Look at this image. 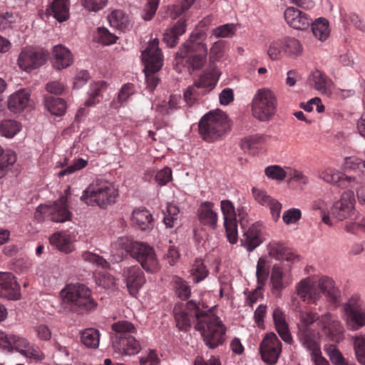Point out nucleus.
<instances>
[{"instance_id":"obj_21","label":"nucleus","mask_w":365,"mask_h":365,"mask_svg":"<svg viewBox=\"0 0 365 365\" xmlns=\"http://www.w3.org/2000/svg\"><path fill=\"white\" fill-rule=\"evenodd\" d=\"M286 23L296 30H307L311 24L310 16L294 6H288L284 12Z\"/></svg>"},{"instance_id":"obj_24","label":"nucleus","mask_w":365,"mask_h":365,"mask_svg":"<svg viewBox=\"0 0 365 365\" xmlns=\"http://www.w3.org/2000/svg\"><path fill=\"white\" fill-rule=\"evenodd\" d=\"M252 191L255 200L261 205L268 207L273 220L277 221L280 217L282 204L263 190L253 187Z\"/></svg>"},{"instance_id":"obj_2","label":"nucleus","mask_w":365,"mask_h":365,"mask_svg":"<svg viewBox=\"0 0 365 365\" xmlns=\"http://www.w3.org/2000/svg\"><path fill=\"white\" fill-rule=\"evenodd\" d=\"M118 255L115 261L122 260L124 255H130L135 259L148 272H155L159 269V263L152 247L146 243L130 240L126 237H119L112 245V252Z\"/></svg>"},{"instance_id":"obj_40","label":"nucleus","mask_w":365,"mask_h":365,"mask_svg":"<svg viewBox=\"0 0 365 365\" xmlns=\"http://www.w3.org/2000/svg\"><path fill=\"white\" fill-rule=\"evenodd\" d=\"M314 88L322 94H329L331 81L323 73L316 70L312 73Z\"/></svg>"},{"instance_id":"obj_44","label":"nucleus","mask_w":365,"mask_h":365,"mask_svg":"<svg viewBox=\"0 0 365 365\" xmlns=\"http://www.w3.org/2000/svg\"><path fill=\"white\" fill-rule=\"evenodd\" d=\"M49 241L52 245L56 246L60 251L66 253L72 251L71 241L65 234L56 232L51 236Z\"/></svg>"},{"instance_id":"obj_5","label":"nucleus","mask_w":365,"mask_h":365,"mask_svg":"<svg viewBox=\"0 0 365 365\" xmlns=\"http://www.w3.org/2000/svg\"><path fill=\"white\" fill-rule=\"evenodd\" d=\"M115 335L112 337L113 348L118 354L124 355H135L142 349L141 344L133 336L137 329L130 322L120 320L111 326Z\"/></svg>"},{"instance_id":"obj_20","label":"nucleus","mask_w":365,"mask_h":365,"mask_svg":"<svg viewBox=\"0 0 365 365\" xmlns=\"http://www.w3.org/2000/svg\"><path fill=\"white\" fill-rule=\"evenodd\" d=\"M355 203V196L353 190L344 191L339 201L336 202L331 209L333 218L341 221L349 217L353 212Z\"/></svg>"},{"instance_id":"obj_28","label":"nucleus","mask_w":365,"mask_h":365,"mask_svg":"<svg viewBox=\"0 0 365 365\" xmlns=\"http://www.w3.org/2000/svg\"><path fill=\"white\" fill-rule=\"evenodd\" d=\"M298 338L302 345L310 352L311 357L321 354L318 334L315 330L304 328L303 329H299Z\"/></svg>"},{"instance_id":"obj_39","label":"nucleus","mask_w":365,"mask_h":365,"mask_svg":"<svg viewBox=\"0 0 365 365\" xmlns=\"http://www.w3.org/2000/svg\"><path fill=\"white\" fill-rule=\"evenodd\" d=\"M44 104L52 115L60 116L66 112V103L63 98L47 95L44 98Z\"/></svg>"},{"instance_id":"obj_38","label":"nucleus","mask_w":365,"mask_h":365,"mask_svg":"<svg viewBox=\"0 0 365 365\" xmlns=\"http://www.w3.org/2000/svg\"><path fill=\"white\" fill-rule=\"evenodd\" d=\"M108 21L111 26L125 31L131 26L129 16L121 10H115L108 16Z\"/></svg>"},{"instance_id":"obj_1","label":"nucleus","mask_w":365,"mask_h":365,"mask_svg":"<svg viewBox=\"0 0 365 365\" xmlns=\"http://www.w3.org/2000/svg\"><path fill=\"white\" fill-rule=\"evenodd\" d=\"M297 296L308 304H318L324 296L327 301L336 304L339 302L341 292L333 279L323 276L318 279L307 277L296 285Z\"/></svg>"},{"instance_id":"obj_33","label":"nucleus","mask_w":365,"mask_h":365,"mask_svg":"<svg viewBox=\"0 0 365 365\" xmlns=\"http://www.w3.org/2000/svg\"><path fill=\"white\" fill-rule=\"evenodd\" d=\"M46 13L59 22L66 21L69 16V0H53L46 9Z\"/></svg>"},{"instance_id":"obj_45","label":"nucleus","mask_w":365,"mask_h":365,"mask_svg":"<svg viewBox=\"0 0 365 365\" xmlns=\"http://www.w3.org/2000/svg\"><path fill=\"white\" fill-rule=\"evenodd\" d=\"M16 161V154L11 150L2 153L0 155V178H4Z\"/></svg>"},{"instance_id":"obj_48","label":"nucleus","mask_w":365,"mask_h":365,"mask_svg":"<svg viewBox=\"0 0 365 365\" xmlns=\"http://www.w3.org/2000/svg\"><path fill=\"white\" fill-rule=\"evenodd\" d=\"M269 271L267 265V260L260 257L257 262L256 277L258 288L262 289L264 286L269 275Z\"/></svg>"},{"instance_id":"obj_35","label":"nucleus","mask_w":365,"mask_h":365,"mask_svg":"<svg viewBox=\"0 0 365 365\" xmlns=\"http://www.w3.org/2000/svg\"><path fill=\"white\" fill-rule=\"evenodd\" d=\"M314 36L321 41H326L330 35V27L329 21L323 17L316 19L311 21L310 24Z\"/></svg>"},{"instance_id":"obj_47","label":"nucleus","mask_w":365,"mask_h":365,"mask_svg":"<svg viewBox=\"0 0 365 365\" xmlns=\"http://www.w3.org/2000/svg\"><path fill=\"white\" fill-rule=\"evenodd\" d=\"M209 271L201 259H196L191 269L193 281L196 283L205 279L208 275Z\"/></svg>"},{"instance_id":"obj_36","label":"nucleus","mask_w":365,"mask_h":365,"mask_svg":"<svg viewBox=\"0 0 365 365\" xmlns=\"http://www.w3.org/2000/svg\"><path fill=\"white\" fill-rule=\"evenodd\" d=\"M29 97L30 94L27 91L19 90L10 96L8 102L9 108L14 113L21 112L27 106Z\"/></svg>"},{"instance_id":"obj_12","label":"nucleus","mask_w":365,"mask_h":365,"mask_svg":"<svg viewBox=\"0 0 365 365\" xmlns=\"http://www.w3.org/2000/svg\"><path fill=\"white\" fill-rule=\"evenodd\" d=\"M46 217H49L51 220L56 222L69 220L71 212L68 210L67 197H60L52 205H40L38 206L34 213V217L38 221H42Z\"/></svg>"},{"instance_id":"obj_60","label":"nucleus","mask_w":365,"mask_h":365,"mask_svg":"<svg viewBox=\"0 0 365 365\" xmlns=\"http://www.w3.org/2000/svg\"><path fill=\"white\" fill-rule=\"evenodd\" d=\"M82 258L86 262H91L103 268L108 267V263L105 259L91 252H84L82 254Z\"/></svg>"},{"instance_id":"obj_51","label":"nucleus","mask_w":365,"mask_h":365,"mask_svg":"<svg viewBox=\"0 0 365 365\" xmlns=\"http://www.w3.org/2000/svg\"><path fill=\"white\" fill-rule=\"evenodd\" d=\"M179 208L174 204L168 203L167 205L166 212L165 213L163 222L166 227L172 228L177 224Z\"/></svg>"},{"instance_id":"obj_22","label":"nucleus","mask_w":365,"mask_h":365,"mask_svg":"<svg viewBox=\"0 0 365 365\" xmlns=\"http://www.w3.org/2000/svg\"><path fill=\"white\" fill-rule=\"evenodd\" d=\"M123 277L130 294L136 296L145 283L143 272L139 267L132 266L123 269Z\"/></svg>"},{"instance_id":"obj_10","label":"nucleus","mask_w":365,"mask_h":365,"mask_svg":"<svg viewBox=\"0 0 365 365\" xmlns=\"http://www.w3.org/2000/svg\"><path fill=\"white\" fill-rule=\"evenodd\" d=\"M205 34L202 32H197L190 36L180 48V56L187 58V61L193 69H200L203 66L206 61L207 48L202 41Z\"/></svg>"},{"instance_id":"obj_59","label":"nucleus","mask_w":365,"mask_h":365,"mask_svg":"<svg viewBox=\"0 0 365 365\" xmlns=\"http://www.w3.org/2000/svg\"><path fill=\"white\" fill-rule=\"evenodd\" d=\"M172 170L169 167H165L158 170L155 176V182L160 186L166 185L173 179Z\"/></svg>"},{"instance_id":"obj_8","label":"nucleus","mask_w":365,"mask_h":365,"mask_svg":"<svg viewBox=\"0 0 365 365\" xmlns=\"http://www.w3.org/2000/svg\"><path fill=\"white\" fill-rule=\"evenodd\" d=\"M159 41L155 38L150 41L147 48L142 52V59L145 63V75L147 83V88L153 91L160 79L156 73L163 66V58L161 50L159 48Z\"/></svg>"},{"instance_id":"obj_41","label":"nucleus","mask_w":365,"mask_h":365,"mask_svg":"<svg viewBox=\"0 0 365 365\" xmlns=\"http://www.w3.org/2000/svg\"><path fill=\"white\" fill-rule=\"evenodd\" d=\"M265 140L266 136L264 135L256 134L250 135L242 140L241 147L245 151L255 153Z\"/></svg>"},{"instance_id":"obj_7","label":"nucleus","mask_w":365,"mask_h":365,"mask_svg":"<svg viewBox=\"0 0 365 365\" xmlns=\"http://www.w3.org/2000/svg\"><path fill=\"white\" fill-rule=\"evenodd\" d=\"M118 195V190L109 182L96 180L83 192L81 200L89 206L106 208L115 203Z\"/></svg>"},{"instance_id":"obj_13","label":"nucleus","mask_w":365,"mask_h":365,"mask_svg":"<svg viewBox=\"0 0 365 365\" xmlns=\"http://www.w3.org/2000/svg\"><path fill=\"white\" fill-rule=\"evenodd\" d=\"M344 317L348 327L357 330L365 326V309L361 300L357 296H352L344 306Z\"/></svg>"},{"instance_id":"obj_61","label":"nucleus","mask_w":365,"mask_h":365,"mask_svg":"<svg viewBox=\"0 0 365 365\" xmlns=\"http://www.w3.org/2000/svg\"><path fill=\"white\" fill-rule=\"evenodd\" d=\"M265 174L269 178L277 180H282L286 177V172L279 165L268 166Z\"/></svg>"},{"instance_id":"obj_57","label":"nucleus","mask_w":365,"mask_h":365,"mask_svg":"<svg viewBox=\"0 0 365 365\" xmlns=\"http://www.w3.org/2000/svg\"><path fill=\"white\" fill-rule=\"evenodd\" d=\"M284 53L282 39L272 41L267 50V54L272 60H278Z\"/></svg>"},{"instance_id":"obj_42","label":"nucleus","mask_w":365,"mask_h":365,"mask_svg":"<svg viewBox=\"0 0 365 365\" xmlns=\"http://www.w3.org/2000/svg\"><path fill=\"white\" fill-rule=\"evenodd\" d=\"M81 341L86 347L96 349L99 345L100 332L93 328L86 329L81 333Z\"/></svg>"},{"instance_id":"obj_27","label":"nucleus","mask_w":365,"mask_h":365,"mask_svg":"<svg viewBox=\"0 0 365 365\" xmlns=\"http://www.w3.org/2000/svg\"><path fill=\"white\" fill-rule=\"evenodd\" d=\"M346 167L352 170L350 174L351 187H358L365 185V161L359 159L349 158L346 160Z\"/></svg>"},{"instance_id":"obj_64","label":"nucleus","mask_w":365,"mask_h":365,"mask_svg":"<svg viewBox=\"0 0 365 365\" xmlns=\"http://www.w3.org/2000/svg\"><path fill=\"white\" fill-rule=\"evenodd\" d=\"M98 41L103 44L109 45L115 43L117 37L115 35L111 34L106 28L98 29Z\"/></svg>"},{"instance_id":"obj_63","label":"nucleus","mask_w":365,"mask_h":365,"mask_svg":"<svg viewBox=\"0 0 365 365\" xmlns=\"http://www.w3.org/2000/svg\"><path fill=\"white\" fill-rule=\"evenodd\" d=\"M108 0H81L82 6L89 11H98L103 9Z\"/></svg>"},{"instance_id":"obj_58","label":"nucleus","mask_w":365,"mask_h":365,"mask_svg":"<svg viewBox=\"0 0 365 365\" xmlns=\"http://www.w3.org/2000/svg\"><path fill=\"white\" fill-rule=\"evenodd\" d=\"M87 165L88 161L83 158L74 159L72 165L66 167L58 173V176L62 177L66 175H70L77 170L83 169Z\"/></svg>"},{"instance_id":"obj_19","label":"nucleus","mask_w":365,"mask_h":365,"mask_svg":"<svg viewBox=\"0 0 365 365\" xmlns=\"http://www.w3.org/2000/svg\"><path fill=\"white\" fill-rule=\"evenodd\" d=\"M220 205L227 240L231 244H235L237 242L238 239L237 222L235 207L232 202L228 200H222Z\"/></svg>"},{"instance_id":"obj_23","label":"nucleus","mask_w":365,"mask_h":365,"mask_svg":"<svg viewBox=\"0 0 365 365\" xmlns=\"http://www.w3.org/2000/svg\"><path fill=\"white\" fill-rule=\"evenodd\" d=\"M20 296V288L14 276L9 272H0V297L16 300Z\"/></svg>"},{"instance_id":"obj_26","label":"nucleus","mask_w":365,"mask_h":365,"mask_svg":"<svg viewBox=\"0 0 365 365\" xmlns=\"http://www.w3.org/2000/svg\"><path fill=\"white\" fill-rule=\"evenodd\" d=\"M215 204L212 202H202L197 210L198 220L202 225L211 229H215L217 226L218 215L214 210Z\"/></svg>"},{"instance_id":"obj_18","label":"nucleus","mask_w":365,"mask_h":365,"mask_svg":"<svg viewBox=\"0 0 365 365\" xmlns=\"http://www.w3.org/2000/svg\"><path fill=\"white\" fill-rule=\"evenodd\" d=\"M0 343L7 348L9 351L16 349L26 357L37 358L38 352L34 347L30 346L29 341L13 334H7L0 330Z\"/></svg>"},{"instance_id":"obj_43","label":"nucleus","mask_w":365,"mask_h":365,"mask_svg":"<svg viewBox=\"0 0 365 365\" xmlns=\"http://www.w3.org/2000/svg\"><path fill=\"white\" fill-rule=\"evenodd\" d=\"M282 41L285 55L295 58L302 52V45L295 38L286 37L282 38Z\"/></svg>"},{"instance_id":"obj_6","label":"nucleus","mask_w":365,"mask_h":365,"mask_svg":"<svg viewBox=\"0 0 365 365\" xmlns=\"http://www.w3.org/2000/svg\"><path fill=\"white\" fill-rule=\"evenodd\" d=\"M300 322L298 324L299 329H312L310 325L317 322V325L328 335L331 341H339L342 338L343 327L338 317L327 312L322 316L313 312H302L299 314Z\"/></svg>"},{"instance_id":"obj_30","label":"nucleus","mask_w":365,"mask_h":365,"mask_svg":"<svg viewBox=\"0 0 365 365\" xmlns=\"http://www.w3.org/2000/svg\"><path fill=\"white\" fill-rule=\"evenodd\" d=\"M261 230L257 225H252L243 234L240 242L247 251L252 252L262 243Z\"/></svg>"},{"instance_id":"obj_17","label":"nucleus","mask_w":365,"mask_h":365,"mask_svg":"<svg viewBox=\"0 0 365 365\" xmlns=\"http://www.w3.org/2000/svg\"><path fill=\"white\" fill-rule=\"evenodd\" d=\"M282 352V343L272 332L267 334L259 346V353L262 361L269 364H275Z\"/></svg>"},{"instance_id":"obj_3","label":"nucleus","mask_w":365,"mask_h":365,"mask_svg":"<svg viewBox=\"0 0 365 365\" xmlns=\"http://www.w3.org/2000/svg\"><path fill=\"white\" fill-rule=\"evenodd\" d=\"M61 296L66 307L77 314H87L98 307L97 302L92 297L91 290L83 284L66 285L61 290Z\"/></svg>"},{"instance_id":"obj_31","label":"nucleus","mask_w":365,"mask_h":365,"mask_svg":"<svg viewBox=\"0 0 365 365\" xmlns=\"http://www.w3.org/2000/svg\"><path fill=\"white\" fill-rule=\"evenodd\" d=\"M272 316L277 333L284 342L290 344L292 341V337L285 319L284 313L281 309L276 307L273 311Z\"/></svg>"},{"instance_id":"obj_4","label":"nucleus","mask_w":365,"mask_h":365,"mask_svg":"<svg viewBox=\"0 0 365 365\" xmlns=\"http://www.w3.org/2000/svg\"><path fill=\"white\" fill-rule=\"evenodd\" d=\"M195 328L200 332L205 344L210 349H215L225 341L226 327L210 310H204L202 316L197 315Z\"/></svg>"},{"instance_id":"obj_9","label":"nucleus","mask_w":365,"mask_h":365,"mask_svg":"<svg viewBox=\"0 0 365 365\" xmlns=\"http://www.w3.org/2000/svg\"><path fill=\"white\" fill-rule=\"evenodd\" d=\"M226 114L222 111H210L199 123V133L203 140L213 142L220 139L229 128Z\"/></svg>"},{"instance_id":"obj_16","label":"nucleus","mask_w":365,"mask_h":365,"mask_svg":"<svg viewBox=\"0 0 365 365\" xmlns=\"http://www.w3.org/2000/svg\"><path fill=\"white\" fill-rule=\"evenodd\" d=\"M218 81L217 74L214 71L205 72L195 83L189 86L184 93V99L185 102L191 106L197 98L200 96L197 91L198 88L205 89V93L212 90Z\"/></svg>"},{"instance_id":"obj_62","label":"nucleus","mask_w":365,"mask_h":365,"mask_svg":"<svg viewBox=\"0 0 365 365\" xmlns=\"http://www.w3.org/2000/svg\"><path fill=\"white\" fill-rule=\"evenodd\" d=\"M302 217L301 210L297 208H291L285 211L282 215V220L287 225L296 223Z\"/></svg>"},{"instance_id":"obj_15","label":"nucleus","mask_w":365,"mask_h":365,"mask_svg":"<svg viewBox=\"0 0 365 365\" xmlns=\"http://www.w3.org/2000/svg\"><path fill=\"white\" fill-rule=\"evenodd\" d=\"M48 57V53L43 49L33 46H26L21 49L18 58L19 67L26 71H30L41 66Z\"/></svg>"},{"instance_id":"obj_54","label":"nucleus","mask_w":365,"mask_h":365,"mask_svg":"<svg viewBox=\"0 0 365 365\" xmlns=\"http://www.w3.org/2000/svg\"><path fill=\"white\" fill-rule=\"evenodd\" d=\"M284 272L282 268L274 265L271 272V283L272 288L276 290H282L284 285L283 284Z\"/></svg>"},{"instance_id":"obj_29","label":"nucleus","mask_w":365,"mask_h":365,"mask_svg":"<svg viewBox=\"0 0 365 365\" xmlns=\"http://www.w3.org/2000/svg\"><path fill=\"white\" fill-rule=\"evenodd\" d=\"M131 222L143 231L150 230L153 227V215L145 208L135 209L132 213Z\"/></svg>"},{"instance_id":"obj_34","label":"nucleus","mask_w":365,"mask_h":365,"mask_svg":"<svg viewBox=\"0 0 365 365\" xmlns=\"http://www.w3.org/2000/svg\"><path fill=\"white\" fill-rule=\"evenodd\" d=\"M269 255L277 260L294 262L298 256L284 244L272 242L269 245Z\"/></svg>"},{"instance_id":"obj_32","label":"nucleus","mask_w":365,"mask_h":365,"mask_svg":"<svg viewBox=\"0 0 365 365\" xmlns=\"http://www.w3.org/2000/svg\"><path fill=\"white\" fill-rule=\"evenodd\" d=\"M53 66L61 70L68 67L73 63V55L69 49L62 45L53 47Z\"/></svg>"},{"instance_id":"obj_52","label":"nucleus","mask_w":365,"mask_h":365,"mask_svg":"<svg viewBox=\"0 0 365 365\" xmlns=\"http://www.w3.org/2000/svg\"><path fill=\"white\" fill-rule=\"evenodd\" d=\"M135 93V88L132 83H125L120 88L118 97L117 101H113V107L115 108L123 105L130 96L133 95Z\"/></svg>"},{"instance_id":"obj_11","label":"nucleus","mask_w":365,"mask_h":365,"mask_svg":"<svg viewBox=\"0 0 365 365\" xmlns=\"http://www.w3.org/2000/svg\"><path fill=\"white\" fill-rule=\"evenodd\" d=\"M252 106L254 117L261 121H266L274 115L277 100L271 91L265 88L259 89L255 95Z\"/></svg>"},{"instance_id":"obj_56","label":"nucleus","mask_w":365,"mask_h":365,"mask_svg":"<svg viewBox=\"0 0 365 365\" xmlns=\"http://www.w3.org/2000/svg\"><path fill=\"white\" fill-rule=\"evenodd\" d=\"M138 359L140 365H158L160 363V359L154 349L143 352Z\"/></svg>"},{"instance_id":"obj_49","label":"nucleus","mask_w":365,"mask_h":365,"mask_svg":"<svg viewBox=\"0 0 365 365\" xmlns=\"http://www.w3.org/2000/svg\"><path fill=\"white\" fill-rule=\"evenodd\" d=\"M20 130V124L16 120H4L0 123V133L6 138H12Z\"/></svg>"},{"instance_id":"obj_55","label":"nucleus","mask_w":365,"mask_h":365,"mask_svg":"<svg viewBox=\"0 0 365 365\" xmlns=\"http://www.w3.org/2000/svg\"><path fill=\"white\" fill-rule=\"evenodd\" d=\"M327 354L334 365H356L346 359L335 346H330L327 349Z\"/></svg>"},{"instance_id":"obj_46","label":"nucleus","mask_w":365,"mask_h":365,"mask_svg":"<svg viewBox=\"0 0 365 365\" xmlns=\"http://www.w3.org/2000/svg\"><path fill=\"white\" fill-rule=\"evenodd\" d=\"M353 346L357 361L365 365V336L359 334L352 337Z\"/></svg>"},{"instance_id":"obj_53","label":"nucleus","mask_w":365,"mask_h":365,"mask_svg":"<svg viewBox=\"0 0 365 365\" xmlns=\"http://www.w3.org/2000/svg\"><path fill=\"white\" fill-rule=\"evenodd\" d=\"M174 287L178 297L185 300L189 298L191 294L190 287L187 284V282L180 277H175L174 279Z\"/></svg>"},{"instance_id":"obj_37","label":"nucleus","mask_w":365,"mask_h":365,"mask_svg":"<svg viewBox=\"0 0 365 365\" xmlns=\"http://www.w3.org/2000/svg\"><path fill=\"white\" fill-rule=\"evenodd\" d=\"M186 31V25L181 19L178 21L170 29H168L163 35V41L171 48L175 47L178 43V38Z\"/></svg>"},{"instance_id":"obj_14","label":"nucleus","mask_w":365,"mask_h":365,"mask_svg":"<svg viewBox=\"0 0 365 365\" xmlns=\"http://www.w3.org/2000/svg\"><path fill=\"white\" fill-rule=\"evenodd\" d=\"M204 310L199 304L190 300L184 307L175 306L174 308L176 326L180 330L186 331L191 327V322H197V315L202 316Z\"/></svg>"},{"instance_id":"obj_50","label":"nucleus","mask_w":365,"mask_h":365,"mask_svg":"<svg viewBox=\"0 0 365 365\" xmlns=\"http://www.w3.org/2000/svg\"><path fill=\"white\" fill-rule=\"evenodd\" d=\"M236 31L235 24H225L213 29L211 34L215 38H232L235 34Z\"/></svg>"},{"instance_id":"obj_25","label":"nucleus","mask_w":365,"mask_h":365,"mask_svg":"<svg viewBox=\"0 0 365 365\" xmlns=\"http://www.w3.org/2000/svg\"><path fill=\"white\" fill-rule=\"evenodd\" d=\"M319 177L324 181L341 188H351L350 174H344L333 168H327L319 173Z\"/></svg>"}]
</instances>
